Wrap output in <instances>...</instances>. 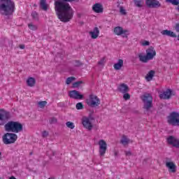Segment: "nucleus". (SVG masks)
Segmentation results:
<instances>
[{"label":"nucleus","instance_id":"nucleus-1","mask_svg":"<svg viewBox=\"0 0 179 179\" xmlns=\"http://www.w3.org/2000/svg\"><path fill=\"white\" fill-rule=\"evenodd\" d=\"M79 2V0H55V10L61 22L68 23L73 19L75 11L70 3Z\"/></svg>","mask_w":179,"mask_h":179},{"label":"nucleus","instance_id":"nucleus-2","mask_svg":"<svg viewBox=\"0 0 179 179\" xmlns=\"http://www.w3.org/2000/svg\"><path fill=\"white\" fill-rule=\"evenodd\" d=\"M10 119V113L0 109V125H4L6 132H13V134H19L23 131V124L19 122L8 121Z\"/></svg>","mask_w":179,"mask_h":179},{"label":"nucleus","instance_id":"nucleus-3","mask_svg":"<svg viewBox=\"0 0 179 179\" xmlns=\"http://www.w3.org/2000/svg\"><path fill=\"white\" fill-rule=\"evenodd\" d=\"M15 12V2L12 0H0V13L4 16H10Z\"/></svg>","mask_w":179,"mask_h":179},{"label":"nucleus","instance_id":"nucleus-4","mask_svg":"<svg viewBox=\"0 0 179 179\" xmlns=\"http://www.w3.org/2000/svg\"><path fill=\"white\" fill-rule=\"evenodd\" d=\"M2 141L4 145H11L17 141V134L9 133L8 131L2 136Z\"/></svg>","mask_w":179,"mask_h":179},{"label":"nucleus","instance_id":"nucleus-5","mask_svg":"<svg viewBox=\"0 0 179 179\" xmlns=\"http://www.w3.org/2000/svg\"><path fill=\"white\" fill-rule=\"evenodd\" d=\"M166 118L169 125H172V127H179V113L173 111Z\"/></svg>","mask_w":179,"mask_h":179},{"label":"nucleus","instance_id":"nucleus-6","mask_svg":"<svg viewBox=\"0 0 179 179\" xmlns=\"http://www.w3.org/2000/svg\"><path fill=\"white\" fill-rule=\"evenodd\" d=\"M141 99L144 103L145 110L149 111L152 107H153V96L150 94H145L141 97Z\"/></svg>","mask_w":179,"mask_h":179},{"label":"nucleus","instance_id":"nucleus-7","mask_svg":"<svg viewBox=\"0 0 179 179\" xmlns=\"http://www.w3.org/2000/svg\"><path fill=\"white\" fill-rule=\"evenodd\" d=\"M86 103L89 107H99L100 106L101 101L99 97L93 94H90L89 99H86Z\"/></svg>","mask_w":179,"mask_h":179},{"label":"nucleus","instance_id":"nucleus-8","mask_svg":"<svg viewBox=\"0 0 179 179\" xmlns=\"http://www.w3.org/2000/svg\"><path fill=\"white\" fill-rule=\"evenodd\" d=\"M114 33L117 36H122L123 38H128V36H129V31L127 29H123L121 27H116L114 29Z\"/></svg>","mask_w":179,"mask_h":179},{"label":"nucleus","instance_id":"nucleus-9","mask_svg":"<svg viewBox=\"0 0 179 179\" xmlns=\"http://www.w3.org/2000/svg\"><path fill=\"white\" fill-rule=\"evenodd\" d=\"M99 154L100 156H104L106 155V152H107V143L103 139L99 140Z\"/></svg>","mask_w":179,"mask_h":179},{"label":"nucleus","instance_id":"nucleus-10","mask_svg":"<svg viewBox=\"0 0 179 179\" xmlns=\"http://www.w3.org/2000/svg\"><path fill=\"white\" fill-rule=\"evenodd\" d=\"M145 5L148 8H160V6H162V4H160V2L157 0H146Z\"/></svg>","mask_w":179,"mask_h":179},{"label":"nucleus","instance_id":"nucleus-11","mask_svg":"<svg viewBox=\"0 0 179 179\" xmlns=\"http://www.w3.org/2000/svg\"><path fill=\"white\" fill-rule=\"evenodd\" d=\"M70 99H74V100H82L83 95L79 93V91L72 90L69 92Z\"/></svg>","mask_w":179,"mask_h":179},{"label":"nucleus","instance_id":"nucleus-12","mask_svg":"<svg viewBox=\"0 0 179 179\" xmlns=\"http://www.w3.org/2000/svg\"><path fill=\"white\" fill-rule=\"evenodd\" d=\"M166 141L169 145H172L173 148L179 149V140L176 138L174 136H169Z\"/></svg>","mask_w":179,"mask_h":179},{"label":"nucleus","instance_id":"nucleus-13","mask_svg":"<svg viewBox=\"0 0 179 179\" xmlns=\"http://www.w3.org/2000/svg\"><path fill=\"white\" fill-rule=\"evenodd\" d=\"M174 96L173 91L170 89H167L162 94H159V99H164V100H169L171 99V96Z\"/></svg>","mask_w":179,"mask_h":179},{"label":"nucleus","instance_id":"nucleus-14","mask_svg":"<svg viewBox=\"0 0 179 179\" xmlns=\"http://www.w3.org/2000/svg\"><path fill=\"white\" fill-rule=\"evenodd\" d=\"M147 57L150 61L156 57V50H155V48L153 46H150L148 49L145 50Z\"/></svg>","mask_w":179,"mask_h":179},{"label":"nucleus","instance_id":"nucleus-15","mask_svg":"<svg viewBox=\"0 0 179 179\" xmlns=\"http://www.w3.org/2000/svg\"><path fill=\"white\" fill-rule=\"evenodd\" d=\"M83 125L84 128L88 129V131H92V129H93V124L90 122V120H89L87 117L83 119Z\"/></svg>","mask_w":179,"mask_h":179},{"label":"nucleus","instance_id":"nucleus-16","mask_svg":"<svg viewBox=\"0 0 179 179\" xmlns=\"http://www.w3.org/2000/svg\"><path fill=\"white\" fill-rule=\"evenodd\" d=\"M166 166L171 173H176V171H177V166H176V164H174V162H166Z\"/></svg>","mask_w":179,"mask_h":179},{"label":"nucleus","instance_id":"nucleus-17","mask_svg":"<svg viewBox=\"0 0 179 179\" xmlns=\"http://www.w3.org/2000/svg\"><path fill=\"white\" fill-rule=\"evenodd\" d=\"M92 10L96 13H103V5L100 3H96L92 6Z\"/></svg>","mask_w":179,"mask_h":179},{"label":"nucleus","instance_id":"nucleus-18","mask_svg":"<svg viewBox=\"0 0 179 179\" xmlns=\"http://www.w3.org/2000/svg\"><path fill=\"white\" fill-rule=\"evenodd\" d=\"M117 90L120 93H128L129 92V87L127 84L122 83L117 87Z\"/></svg>","mask_w":179,"mask_h":179},{"label":"nucleus","instance_id":"nucleus-19","mask_svg":"<svg viewBox=\"0 0 179 179\" xmlns=\"http://www.w3.org/2000/svg\"><path fill=\"white\" fill-rule=\"evenodd\" d=\"M99 34H100V30H99L98 27H94L93 31H90L91 38L93 39L97 38V37H99Z\"/></svg>","mask_w":179,"mask_h":179},{"label":"nucleus","instance_id":"nucleus-20","mask_svg":"<svg viewBox=\"0 0 179 179\" xmlns=\"http://www.w3.org/2000/svg\"><path fill=\"white\" fill-rule=\"evenodd\" d=\"M123 66H124V60L122 59H118L117 62L113 65V68L114 69H115V71H120V69H121V68Z\"/></svg>","mask_w":179,"mask_h":179},{"label":"nucleus","instance_id":"nucleus-21","mask_svg":"<svg viewBox=\"0 0 179 179\" xmlns=\"http://www.w3.org/2000/svg\"><path fill=\"white\" fill-rule=\"evenodd\" d=\"M161 34L163 36H168L169 37H173V38L177 37V35H176V34H174L173 31L167 30V29L162 31Z\"/></svg>","mask_w":179,"mask_h":179},{"label":"nucleus","instance_id":"nucleus-22","mask_svg":"<svg viewBox=\"0 0 179 179\" xmlns=\"http://www.w3.org/2000/svg\"><path fill=\"white\" fill-rule=\"evenodd\" d=\"M138 57L139 58V62H143V64H147V62L150 61L148 56L146 55H143V53L138 54Z\"/></svg>","mask_w":179,"mask_h":179},{"label":"nucleus","instance_id":"nucleus-23","mask_svg":"<svg viewBox=\"0 0 179 179\" xmlns=\"http://www.w3.org/2000/svg\"><path fill=\"white\" fill-rule=\"evenodd\" d=\"M155 73H156V71L153 70L150 71L145 76L146 80H148V82H150V80L153 79V76H155Z\"/></svg>","mask_w":179,"mask_h":179},{"label":"nucleus","instance_id":"nucleus-24","mask_svg":"<svg viewBox=\"0 0 179 179\" xmlns=\"http://www.w3.org/2000/svg\"><path fill=\"white\" fill-rule=\"evenodd\" d=\"M40 6L43 10H48V6L47 5V0H41L40 1Z\"/></svg>","mask_w":179,"mask_h":179},{"label":"nucleus","instance_id":"nucleus-25","mask_svg":"<svg viewBox=\"0 0 179 179\" xmlns=\"http://www.w3.org/2000/svg\"><path fill=\"white\" fill-rule=\"evenodd\" d=\"M27 85L29 86L30 87H33L36 85V79L33 77H30L28 78L27 80Z\"/></svg>","mask_w":179,"mask_h":179},{"label":"nucleus","instance_id":"nucleus-26","mask_svg":"<svg viewBox=\"0 0 179 179\" xmlns=\"http://www.w3.org/2000/svg\"><path fill=\"white\" fill-rule=\"evenodd\" d=\"M134 3L136 8H143V3L142 2V0H134Z\"/></svg>","mask_w":179,"mask_h":179},{"label":"nucleus","instance_id":"nucleus-27","mask_svg":"<svg viewBox=\"0 0 179 179\" xmlns=\"http://www.w3.org/2000/svg\"><path fill=\"white\" fill-rule=\"evenodd\" d=\"M120 143H122V145L125 146L126 145H128V143H129V140L127 138L126 136H123L122 139L120 141Z\"/></svg>","mask_w":179,"mask_h":179},{"label":"nucleus","instance_id":"nucleus-28","mask_svg":"<svg viewBox=\"0 0 179 179\" xmlns=\"http://www.w3.org/2000/svg\"><path fill=\"white\" fill-rule=\"evenodd\" d=\"M83 83V81H82V80L77 81V82L73 83L72 87H73V89L78 88V87H79Z\"/></svg>","mask_w":179,"mask_h":179},{"label":"nucleus","instance_id":"nucleus-29","mask_svg":"<svg viewBox=\"0 0 179 179\" xmlns=\"http://www.w3.org/2000/svg\"><path fill=\"white\" fill-rule=\"evenodd\" d=\"M166 2L174 5L175 6H178L179 5V0H166Z\"/></svg>","mask_w":179,"mask_h":179},{"label":"nucleus","instance_id":"nucleus-30","mask_svg":"<svg viewBox=\"0 0 179 179\" xmlns=\"http://www.w3.org/2000/svg\"><path fill=\"white\" fill-rule=\"evenodd\" d=\"M76 78L75 77H69L67 78L66 80V85H71L72 83L73 80H75Z\"/></svg>","mask_w":179,"mask_h":179},{"label":"nucleus","instance_id":"nucleus-31","mask_svg":"<svg viewBox=\"0 0 179 179\" xmlns=\"http://www.w3.org/2000/svg\"><path fill=\"white\" fill-rule=\"evenodd\" d=\"M66 125L68 128H70V129H73V128H75V124H73V122H66Z\"/></svg>","mask_w":179,"mask_h":179},{"label":"nucleus","instance_id":"nucleus-32","mask_svg":"<svg viewBox=\"0 0 179 179\" xmlns=\"http://www.w3.org/2000/svg\"><path fill=\"white\" fill-rule=\"evenodd\" d=\"M38 106L41 108H44L45 106H47V101H42L38 102Z\"/></svg>","mask_w":179,"mask_h":179},{"label":"nucleus","instance_id":"nucleus-33","mask_svg":"<svg viewBox=\"0 0 179 179\" xmlns=\"http://www.w3.org/2000/svg\"><path fill=\"white\" fill-rule=\"evenodd\" d=\"M76 110H83V103L82 102L76 103Z\"/></svg>","mask_w":179,"mask_h":179},{"label":"nucleus","instance_id":"nucleus-34","mask_svg":"<svg viewBox=\"0 0 179 179\" xmlns=\"http://www.w3.org/2000/svg\"><path fill=\"white\" fill-rule=\"evenodd\" d=\"M31 16L34 20H38V13L37 12L34 11L31 13Z\"/></svg>","mask_w":179,"mask_h":179},{"label":"nucleus","instance_id":"nucleus-35","mask_svg":"<svg viewBox=\"0 0 179 179\" xmlns=\"http://www.w3.org/2000/svg\"><path fill=\"white\" fill-rule=\"evenodd\" d=\"M28 27L30 30H37V25H34L33 23L28 24Z\"/></svg>","mask_w":179,"mask_h":179},{"label":"nucleus","instance_id":"nucleus-36","mask_svg":"<svg viewBox=\"0 0 179 179\" xmlns=\"http://www.w3.org/2000/svg\"><path fill=\"white\" fill-rule=\"evenodd\" d=\"M123 99L124 100H129V99H131V95L128 93V92H126V93H123Z\"/></svg>","mask_w":179,"mask_h":179},{"label":"nucleus","instance_id":"nucleus-37","mask_svg":"<svg viewBox=\"0 0 179 179\" xmlns=\"http://www.w3.org/2000/svg\"><path fill=\"white\" fill-rule=\"evenodd\" d=\"M82 65H83V63H82L79 60H76V62H75V66H82Z\"/></svg>","mask_w":179,"mask_h":179},{"label":"nucleus","instance_id":"nucleus-38","mask_svg":"<svg viewBox=\"0 0 179 179\" xmlns=\"http://www.w3.org/2000/svg\"><path fill=\"white\" fill-rule=\"evenodd\" d=\"M106 58H102L99 62H98V65H104V64H106L105 62Z\"/></svg>","mask_w":179,"mask_h":179},{"label":"nucleus","instance_id":"nucleus-39","mask_svg":"<svg viewBox=\"0 0 179 179\" xmlns=\"http://www.w3.org/2000/svg\"><path fill=\"white\" fill-rule=\"evenodd\" d=\"M142 45H143L144 47H146V45H150V42H149V41H144L142 43Z\"/></svg>","mask_w":179,"mask_h":179},{"label":"nucleus","instance_id":"nucleus-40","mask_svg":"<svg viewBox=\"0 0 179 179\" xmlns=\"http://www.w3.org/2000/svg\"><path fill=\"white\" fill-rule=\"evenodd\" d=\"M120 13L122 15H127V12L125 11V9H124V7L120 6Z\"/></svg>","mask_w":179,"mask_h":179},{"label":"nucleus","instance_id":"nucleus-41","mask_svg":"<svg viewBox=\"0 0 179 179\" xmlns=\"http://www.w3.org/2000/svg\"><path fill=\"white\" fill-rule=\"evenodd\" d=\"M57 121V118L52 117L51 120H50V124H56Z\"/></svg>","mask_w":179,"mask_h":179},{"label":"nucleus","instance_id":"nucleus-42","mask_svg":"<svg viewBox=\"0 0 179 179\" xmlns=\"http://www.w3.org/2000/svg\"><path fill=\"white\" fill-rule=\"evenodd\" d=\"M42 136H43V138H47V136H48V131H43Z\"/></svg>","mask_w":179,"mask_h":179},{"label":"nucleus","instance_id":"nucleus-43","mask_svg":"<svg viewBox=\"0 0 179 179\" xmlns=\"http://www.w3.org/2000/svg\"><path fill=\"white\" fill-rule=\"evenodd\" d=\"M126 156H132V152L131 151H124Z\"/></svg>","mask_w":179,"mask_h":179},{"label":"nucleus","instance_id":"nucleus-44","mask_svg":"<svg viewBox=\"0 0 179 179\" xmlns=\"http://www.w3.org/2000/svg\"><path fill=\"white\" fill-rule=\"evenodd\" d=\"M175 29L176 31L179 32V23L176 24Z\"/></svg>","mask_w":179,"mask_h":179},{"label":"nucleus","instance_id":"nucleus-45","mask_svg":"<svg viewBox=\"0 0 179 179\" xmlns=\"http://www.w3.org/2000/svg\"><path fill=\"white\" fill-rule=\"evenodd\" d=\"M24 45H20V48L21 49V50H24Z\"/></svg>","mask_w":179,"mask_h":179},{"label":"nucleus","instance_id":"nucleus-46","mask_svg":"<svg viewBox=\"0 0 179 179\" xmlns=\"http://www.w3.org/2000/svg\"><path fill=\"white\" fill-rule=\"evenodd\" d=\"M114 156H118V151H114Z\"/></svg>","mask_w":179,"mask_h":179},{"label":"nucleus","instance_id":"nucleus-47","mask_svg":"<svg viewBox=\"0 0 179 179\" xmlns=\"http://www.w3.org/2000/svg\"><path fill=\"white\" fill-rule=\"evenodd\" d=\"M146 162H148V159H145L143 161V164H145L146 163Z\"/></svg>","mask_w":179,"mask_h":179},{"label":"nucleus","instance_id":"nucleus-48","mask_svg":"<svg viewBox=\"0 0 179 179\" xmlns=\"http://www.w3.org/2000/svg\"><path fill=\"white\" fill-rule=\"evenodd\" d=\"M48 179H55L54 178L51 177V178H49Z\"/></svg>","mask_w":179,"mask_h":179},{"label":"nucleus","instance_id":"nucleus-49","mask_svg":"<svg viewBox=\"0 0 179 179\" xmlns=\"http://www.w3.org/2000/svg\"><path fill=\"white\" fill-rule=\"evenodd\" d=\"M1 155H2V152H0V157L1 156Z\"/></svg>","mask_w":179,"mask_h":179},{"label":"nucleus","instance_id":"nucleus-50","mask_svg":"<svg viewBox=\"0 0 179 179\" xmlns=\"http://www.w3.org/2000/svg\"><path fill=\"white\" fill-rule=\"evenodd\" d=\"M29 155H33V152H30V154Z\"/></svg>","mask_w":179,"mask_h":179},{"label":"nucleus","instance_id":"nucleus-51","mask_svg":"<svg viewBox=\"0 0 179 179\" xmlns=\"http://www.w3.org/2000/svg\"><path fill=\"white\" fill-rule=\"evenodd\" d=\"M166 160H170L169 158H166Z\"/></svg>","mask_w":179,"mask_h":179}]
</instances>
